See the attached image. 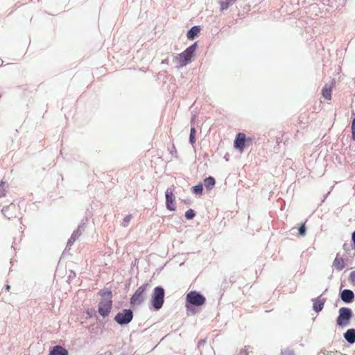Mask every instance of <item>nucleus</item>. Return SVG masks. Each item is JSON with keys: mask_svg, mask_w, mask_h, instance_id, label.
<instances>
[{"mask_svg": "<svg viewBox=\"0 0 355 355\" xmlns=\"http://www.w3.org/2000/svg\"><path fill=\"white\" fill-rule=\"evenodd\" d=\"M98 294L101 297L98 304V313L103 317L107 316L112 307V291L108 288H105L101 290Z\"/></svg>", "mask_w": 355, "mask_h": 355, "instance_id": "nucleus-1", "label": "nucleus"}, {"mask_svg": "<svg viewBox=\"0 0 355 355\" xmlns=\"http://www.w3.org/2000/svg\"><path fill=\"white\" fill-rule=\"evenodd\" d=\"M196 48L197 42H195L175 57V60L179 64V67H183L191 61Z\"/></svg>", "mask_w": 355, "mask_h": 355, "instance_id": "nucleus-2", "label": "nucleus"}, {"mask_svg": "<svg viewBox=\"0 0 355 355\" xmlns=\"http://www.w3.org/2000/svg\"><path fill=\"white\" fill-rule=\"evenodd\" d=\"M149 284L146 283L139 286L130 298V304L132 306L141 304L146 299V291L149 288Z\"/></svg>", "mask_w": 355, "mask_h": 355, "instance_id": "nucleus-3", "label": "nucleus"}, {"mask_svg": "<svg viewBox=\"0 0 355 355\" xmlns=\"http://www.w3.org/2000/svg\"><path fill=\"white\" fill-rule=\"evenodd\" d=\"M164 302V290L160 286L154 288L152 295L151 304L155 310H159Z\"/></svg>", "mask_w": 355, "mask_h": 355, "instance_id": "nucleus-4", "label": "nucleus"}, {"mask_svg": "<svg viewBox=\"0 0 355 355\" xmlns=\"http://www.w3.org/2000/svg\"><path fill=\"white\" fill-rule=\"evenodd\" d=\"M252 144V138H247L243 132H239L236 135L234 141V148L238 149L241 153L243 151L245 146H249Z\"/></svg>", "mask_w": 355, "mask_h": 355, "instance_id": "nucleus-5", "label": "nucleus"}, {"mask_svg": "<svg viewBox=\"0 0 355 355\" xmlns=\"http://www.w3.org/2000/svg\"><path fill=\"white\" fill-rule=\"evenodd\" d=\"M352 311L349 308L342 307L339 309V315L337 318V324L340 327H345L349 324L352 317Z\"/></svg>", "mask_w": 355, "mask_h": 355, "instance_id": "nucleus-6", "label": "nucleus"}, {"mask_svg": "<svg viewBox=\"0 0 355 355\" xmlns=\"http://www.w3.org/2000/svg\"><path fill=\"white\" fill-rule=\"evenodd\" d=\"M186 299L189 303L194 306H202L206 301L205 297L196 291L187 293Z\"/></svg>", "mask_w": 355, "mask_h": 355, "instance_id": "nucleus-7", "label": "nucleus"}, {"mask_svg": "<svg viewBox=\"0 0 355 355\" xmlns=\"http://www.w3.org/2000/svg\"><path fill=\"white\" fill-rule=\"evenodd\" d=\"M132 311L130 309H124L116 315L114 320L119 324H126L132 320Z\"/></svg>", "mask_w": 355, "mask_h": 355, "instance_id": "nucleus-8", "label": "nucleus"}, {"mask_svg": "<svg viewBox=\"0 0 355 355\" xmlns=\"http://www.w3.org/2000/svg\"><path fill=\"white\" fill-rule=\"evenodd\" d=\"M2 213L8 219H13L18 216L19 214V207L15 204L11 203L3 208Z\"/></svg>", "mask_w": 355, "mask_h": 355, "instance_id": "nucleus-9", "label": "nucleus"}, {"mask_svg": "<svg viewBox=\"0 0 355 355\" xmlns=\"http://www.w3.org/2000/svg\"><path fill=\"white\" fill-rule=\"evenodd\" d=\"M166 196V205L168 210L174 211L176 209L175 202V196L173 194V189H168L165 193Z\"/></svg>", "mask_w": 355, "mask_h": 355, "instance_id": "nucleus-10", "label": "nucleus"}, {"mask_svg": "<svg viewBox=\"0 0 355 355\" xmlns=\"http://www.w3.org/2000/svg\"><path fill=\"white\" fill-rule=\"evenodd\" d=\"M340 297L343 302L349 303L353 300L354 295L351 290L345 289L342 291Z\"/></svg>", "mask_w": 355, "mask_h": 355, "instance_id": "nucleus-11", "label": "nucleus"}, {"mask_svg": "<svg viewBox=\"0 0 355 355\" xmlns=\"http://www.w3.org/2000/svg\"><path fill=\"white\" fill-rule=\"evenodd\" d=\"M345 266V260L343 257H340V255L338 254L335 258V259L333 261V266L334 268H336L337 270L340 271L342 270Z\"/></svg>", "mask_w": 355, "mask_h": 355, "instance_id": "nucleus-12", "label": "nucleus"}, {"mask_svg": "<svg viewBox=\"0 0 355 355\" xmlns=\"http://www.w3.org/2000/svg\"><path fill=\"white\" fill-rule=\"evenodd\" d=\"M49 355H68V352L64 347L57 345L50 351Z\"/></svg>", "mask_w": 355, "mask_h": 355, "instance_id": "nucleus-13", "label": "nucleus"}, {"mask_svg": "<svg viewBox=\"0 0 355 355\" xmlns=\"http://www.w3.org/2000/svg\"><path fill=\"white\" fill-rule=\"evenodd\" d=\"M344 338L350 344L355 343V329H349L344 334Z\"/></svg>", "mask_w": 355, "mask_h": 355, "instance_id": "nucleus-14", "label": "nucleus"}, {"mask_svg": "<svg viewBox=\"0 0 355 355\" xmlns=\"http://www.w3.org/2000/svg\"><path fill=\"white\" fill-rule=\"evenodd\" d=\"M200 31V28L198 26H193L187 34V38L189 40H193L195 37H196Z\"/></svg>", "mask_w": 355, "mask_h": 355, "instance_id": "nucleus-15", "label": "nucleus"}, {"mask_svg": "<svg viewBox=\"0 0 355 355\" xmlns=\"http://www.w3.org/2000/svg\"><path fill=\"white\" fill-rule=\"evenodd\" d=\"M322 94L324 98L327 100H330L331 98V87L328 85H325L322 89Z\"/></svg>", "mask_w": 355, "mask_h": 355, "instance_id": "nucleus-16", "label": "nucleus"}, {"mask_svg": "<svg viewBox=\"0 0 355 355\" xmlns=\"http://www.w3.org/2000/svg\"><path fill=\"white\" fill-rule=\"evenodd\" d=\"M216 184L215 179L213 177H209L205 179L204 184L207 190H211Z\"/></svg>", "mask_w": 355, "mask_h": 355, "instance_id": "nucleus-17", "label": "nucleus"}, {"mask_svg": "<svg viewBox=\"0 0 355 355\" xmlns=\"http://www.w3.org/2000/svg\"><path fill=\"white\" fill-rule=\"evenodd\" d=\"M236 2V0H227L226 2L220 1V10L223 11L227 10L230 6L233 5Z\"/></svg>", "mask_w": 355, "mask_h": 355, "instance_id": "nucleus-18", "label": "nucleus"}, {"mask_svg": "<svg viewBox=\"0 0 355 355\" xmlns=\"http://www.w3.org/2000/svg\"><path fill=\"white\" fill-rule=\"evenodd\" d=\"M324 302L319 300H315L313 302V309L316 312L320 311L323 309Z\"/></svg>", "mask_w": 355, "mask_h": 355, "instance_id": "nucleus-19", "label": "nucleus"}, {"mask_svg": "<svg viewBox=\"0 0 355 355\" xmlns=\"http://www.w3.org/2000/svg\"><path fill=\"white\" fill-rule=\"evenodd\" d=\"M202 190H203V187H202V184H199L198 185L193 186L191 188L192 192L193 193L198 194V195H201L202 193Z\"/></svg>", "mask_w": 355, "mask_h": 355, "instance_id": "nucleus-20", "label": "nucleus"}, {"mask_svg": "<svg viewBox=\"0 0 355 355\" xmlns=\"http://www.w3.org/2000/svg\"><path fill=\"white\" fill-rule=\"evenodd\" d=\"M196 214L194 211L191 209H188L185 213V217L188 220H191L194 218Z\"/></svg>", "mask_w": 355, "mask_h": 355, "instance_id": "nucleus-21", "label": "nucleus"}, {"mask_svg": "<svg viewBox=\"0 0 355 355\" xmlns=\"http://www.w3.org/2000/svg\"><path fill=\"white\" fill-rule=\"evenodd\" d=\"M306 229L305 227V223H302L298 229V234L301 236H304L306 235Z\"/></svg>", "mask_w": 355, "mask_h": 355, "instance_id": "nucleus-22", "label": "nucleus"}, {"mask_svg": "<svg viewBox=\"0 0 355 355\" xmlns=\"http://www.w3.org/2000/svg\"><path fill=\"white\" fill-rule=\"evenodd\" d=\"M195 134L196 129L194 128H191L190 131L189 141L192 144H193L196 142Z\"/></svg>", "mask_w": 355, "mask_h": 355, "instance_id": "nucleus-23", "label": "nucleus"}, {"mask_svg": "<svg viewBox=\"0 0 355 355\" xmlns=\"http://www.w3.org/2000/svg\"><path fill=\"white\" fill-rule=\"evenodd\" d=\"M6 195L5 182H0V198L3 197Z\"/></svg>", "mask_w": 355, "mask_h": 355, "instance_id": "nucleus-24", "label": "nucleus"}, {"mask_svg": "<svg viewBox=\"0 0 355 355\" xmlns=\"http://www.w3.org/2000/svg\"><path fill=\"white\" fill-rule=\"evenodd\" d=\"M349 280L354 285H355V270L350 273Z\"/></svg>", "mask_w": 355, "mask_h": 355, "instance_id": "nucleus-25", "label": "nucleus"}, {"mask_svg": "<svg viewBox=\"0 0 355 355\" xmlns=\"http://www.w3.org/2000/svg\"><path fill=\"white\" fill-rule=\"evenodd\" d=\"M131 218H132L131 215H128L125 217L123 222L125 223V225H128L129 223V222L131 220Z\"/></svg>", "mask_w": 355, "mask_h": 355, "instance_id": "nucleus-26", "label": "nucleus"}, {"mask_svg": "<svg viewBox=\"0 0 355 355\" xmlns=\"http://www.w3.org/2000/svg\"><path fill=\"white\" fill-rule=\"evenodd\" d=\"M283 355H294V353L291 350H285L282 352Z\"/></svg>", "mask_w": 355, "mask_h": 355, "instance_id": "nucleus-27", "label": "nucleus"}, {"mask_svg": "<svg viewBox=\"0 0 355 355\" xmlns=\"http://www.w3.org/2000/svg\"><path fill=\"white\" fill-rule=\"evenodd\" d=\"M352 139L355 140V128L352 129Z\"/></svg>", "mask_w": 355, "mask_h": 355, "instance_id": "nucleus-28", "label": "nucleus"}, {"mask_svg": "<svg viewBox=\"0 0 355 355\" xmlns=\"http://www.w3.org/2000/svg\"><path fill=\"white\" fill-rule=\"evenodd\" d=\"M355 128V118L353 119L352 123V129Z\"/></svg>", "mask_w": 355, "mask_h": 355, "instance_id": "nucleus-29", "label": "nucleus"}, {"mask_svg": "<svg viewBox=\"0 0 355 355\" xmlns=\"http://www.w3.org/2000/svg\"><path fill=\"white\" fill-rule=\"evenodd\" d=\"M10 286L9 285H7V286H6V289H7L8 291H9V290H10Z\"/></svg>", "mask_w": 355, "mask_h": 355, "instance_id": "nucleus-30", "label": "nucleus"}]
</instances>
